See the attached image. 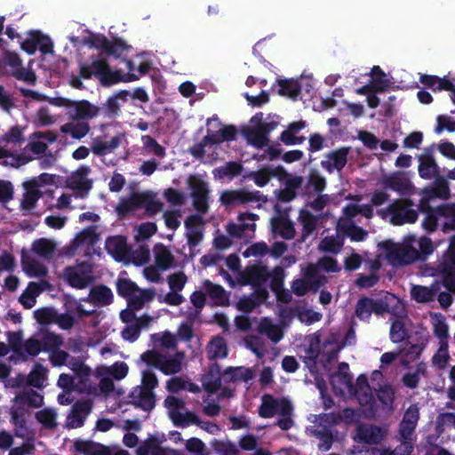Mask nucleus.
I'll use <instances>...</instances> for the list:
<instances>
[{
    "label": "nucleus",
    "mask_w": 455,
    "mask_h": 455,
    "mask_svg": "<svg viewBox=\"0 0 455 455\" xmlns=\"http://www.w3.org/2000/svg\"><path fill=\"white\" fill-rule=\"evenodd\" d=\"M267 201V196L260 191H249L246 188L224 190L220 196V204L226 207H236L257 203V207L259 208L261 204Z\"/></svg>",
    "instance_id": "nucleus-1"
},
{
    "label": "nucleus",
    "mask_w": 455,
    "mask_h": 455,
    "mask_svg": "<svg viewBox=\"0 0 455 455\" xmlns=\"http://www.w3.org/2000/svg\"><path fill=\"white\" fill-rule=\"evenodd\" d=\"M413 201L410 198H400L393 200L387 205L390 212V223L394 226L413 224L418 220V211L413 209Z\"/></svg>",
    "instance_id": "nucleus-2"
},
{
    "label": "nucleus",
    "mask_w": 455,
    "mask_h": 455,
    "mask_svg": "<svg viewBox=\"0 0 455 455\" xmlns=\"http://www.w3.org/2000/svg\"><path fill=\"white\" fill-rule=\"evenodd\" d=\"M188 185L191 190L192 205L200 214L209 211L210 189L208 183L196 175H190Z\"/></svg>",
    "instance_id": "nucleus-3"
},
{
    "label": "nucleus",
    "mask_w": 455,
    "mask_h": 455,
    "mask_svg": "<svg viewBox=\"0 0 455 455\" xmlns=\"http://www.w3.org/2000/svg\"><path fill=\"white\" fill-rule=\"evenodd\" d=\"M389 312V304L387 301V296L379 299L370 297H361L355 307V315L361 321L369 322L371 315H382Z\"/></svg>",
    "instance_id": "nucleus-4"
},
{
    "label": "nucleus",
    "mask_w": 455,
    "mask_h": 455,
    "mask_svg": "<svg viewBox=\"0 0 455 455\" xmlns=\"http://www.w3.org/2000/svg\"><path fill=\"white\" fill-rule=\"evenodd\" d=\"M415 242L416 239L413 235L405 237L401 244L395 245L389 251V259L394 264L399 266H408L416 261H419V253H418V250L413 245Z\"/></svg>",
    "instance_id": "nucleus-5"
},
{
    "label": "nucleus",
    "mask_w": 455,
    "mask_h": 455,
    "mask_svg": "<svg viewBox=\"0 0 455 455\" xmlns=\"http://www.w3.org/2000/svg\"><path fill=\"white\" fill-rule=\"evenodd\" d=\"M292 404L288 399H277L269 394H266L262 396L261 404L259 407L258 412L261 418L269 419L275 414H292Z\"/></svg>",
    "instance_id": "nucleus-6"
},
{
    "label": "nucleus",
    "mask_w": 455,
    "mask_h": 455,
    "mask_svg": "<svg viewBox=\"0 0 455 455\" xmlns=\"http://www.w3.org/2000/svg\"><path fill=\"white\" fill-rule=\"evenodd\" d=\"M20 48L29 55L34 54L37 49L43 54H49L53 52V43L49 36L38 30H31L28 37L21 42Z\"/></svg>",
    "instance_id": "nucleus-7"
},
{
    "label": "nucleus",
    "mask_w": 455,
    "mask_h": 455,
    "mask_svg": "<svg viewBox=\"0 0 455 455\" xmlns=\"http://www.w3.org/2000/svg\"><path fill=\"white\" fill-rule=\"evenodd\" d=\"M91 273V267L87 263L82 262L75 267H67L63 271V275L71 287L82 290L93 281Z\"/></svg>",
    "instance_id": "nucleus-8"
},
{
    "label": "nucleus",
    "mask_w": 455,
    "mask_h": 455,
    "mask_svg": "<svg viewBox=\"0 0 455 455\" xmlns=\"http://www.w3.org/2000/svg\"><path fill=\"white\" fill-rule=\"evenodd\" d=\"M58 100L60 101V105L67 107L74 106L75 114L72 116L73 120L84 121L92 119L98 116H100L102 110L101 107L95 106L86 100H82L76 102H71L70 100L62 98Z\"/></svg>",
    "instance_id": "nucleus-9"
},
{
    "label": "nucleus",
    "mask_w": 455,
    "mask_h": 455,
    "mask_svg": "<svg viewBox=\"0 0 455 455\" xmlns=\"http://www.w3.org/2000/svg\"><path fill=\"white\" fill-rule=\"evenodd\" d=\"M381 184L386 189L397 192L402 196L411 195L413 190L410 179L402 172H395L383 177Z\"/></svg>",
    "instance_id": "nucleus-10"
},
{
    "label": "nucleus",
    "mask_w": 455,
    "mask_h": 455,
    "mask_svg": "<svg viewBox=\"0 0 455 455\" xmlns=\"http://www.w3.org/2000/svg\"><path fill=\"white\" fill-rule=\"evenodd\" d=\"M349 151V147H341L327 153L325 157L328 160H323L321 166L329 173H332L334 170L342 171L347 163Z\"/></svg>",
    "instance_id": "nucleus-11"
},
{
    "label": "nucleus",
    "mask_w": 455,
    "mask_h": 455,
    "mask_svg": "<svg viewBox=\"0 0 455 455\" xmlns=\"http://www.w3.org/2000/svg\"><path fill=\"white\" fill-rule=\"evenodd\" d=\"M419 419V408L417 404L410 405L405 411L399 425V435L403 440H411Z\"/></svg>",
    "instance_id": "nucleus-12"
},
{
    "label": "nucleus",
    "mask_w": 455,
    "mask_h": 455,
    "mask_svg": "<svg viewBox=\"0 0 455 455\" xmlns=\"http://www.w3.org/2000/svg\"><path fill=\"white\" fill-rule=\"evenodd\" d=\"M105 249L116 261H123L130 254V248L126 237L123 235H113L107 238Z\"/></svg>",
    "instance_id": "nucleus-13"
},
{
    "label": "nucleus",
    "mask_w": 455,
    "mask_h": 455,
    "mask_svg": "<svg viewBox=\"0 0 455 455\" xmlns=\"http://www.w3.org/2000/svg\"><path fill=\"white\" fill-rule=\"evenodd\" d=\"M202 386L209 394H215L221 387L223 371L218 363L209 365L207 371L202 377Z\"/></svg>",
    "instance_id": "nucleus-14"
},
{
    "label": "nucleus",
    "mask_w": 455,
    "mask_h": 455,
    "mask_svg": "<svg viewBox=\"0 0 455 455\" xmlns=\"http://www.w3.org/2000/svg\"><path fill=\"white\" fill-rule=\"evenodd\" d=\"M269 277L267 267L261 263L247 266L243 274L244 283L251 286L266 284Z\"/></svg>",
    "instance_id": "nucleus-15"
},
{
    "label": "nucleus",
    "mask_w": 455,
    "mask_h": 455,
    "mask_svg": "<svg viewBox=\"0 0 455 455\" xmlns=\"http://www.w3.org/2000/svg\"><path fill=\"white\" fill-rule=\"evenodd\" d=\"M130 403L145 411H150L156 405V395L153 391L140 387H134L130 393Z\"/></svg>",
    "instance_id": "nucleus-16"
},
{
    "label": "nucleus",
    "mask_w": 455,
    "mask_h": 455,
    "mask_svg": "<svg viewBox=\"0 0 455 455\" xmlns=\"http://www.w3.org/2000/svg\"><path fill=\"white\" fill-rule=\"evenodd\" d=\"M91 172L90 167L81 166L76 172L68 178V186L73 190L82 192L84 196H86L92 188V180L87 179V175Z\"/></svg>",
    "instance_id": "nucleus-17"
},
{
    "label": "nucleus",
    "mask_w": 455,
    "mask_h": 455,
    "mask_svg": "<svg viewBox=\"0 0 455 455\" xmlns=\"http://www.w3.org/2000/svg\"><path fill=\"white\" fill-rule=\"evenodd\" d=\"M92 403L90 400L76 402L72 406L71 414L68 417V425L72 428L81 427L91 412Z\"/></svg>",
    "instance_id": "nucleus-18"
},
{
    "label": "nucleus",
    "mask_w": 455,
    "mask_h": 455,
    "mask_svg": "<svg viewBox=\"0 0 455 455\" xmlns=\"http://www.w3.org/2000/svg\"><path fill=\"white\" fill-rule=\"evenodd\" d=\"M11 345L14 353L23 361L28 360V356L35 357L43 351L39 339L35 337L27 339L21 345H15L11 339Z\"/></svg>",
    "instance_id": "nucleus-19"
},
{
    "label": "nucleus",
    "mask_w": 455,
    "mask_h": 455,
    "mask_svg": "<svg viewBox=\"0 0 455 455\" xmlns=\"http://www.w3.org/2000/svg\"><path fill=\"white\" fill-rule=\"evenodd\" d=\"M253 377L254 371L251 368L229 366L223 371V381L225 383L239 381L249 382Z\"/></svg>",
    "instance_id": "nucleus-20"
},
{
    "label": "nucleus",
    "mask_w": 455,
    "mask_h": 455,
    "mask_svg": "<svg viewBox=\"0 0 455 455\" xmlns=\"http://www.w3.org/2000/svg\"><path fill=\"white\" fill-rule=\"evenodd\" d=\"M23 186L26 191L21 200V207L24 210L30 211L35 208L36 202L42 196V192L39 190V185L35 180L24 182Z\"/></svg>",
    "instance_id": "nucleus-21"
},
{
    "label": "nucleus",
    "mask_w": 455,
    "mask_h": 455,
    "mask_svg": "<svg viewBox=\"0 0 455 455\" xmlns=\"http://www.w3.org/2000/svg\"><path fill=\"white\" fill-rule=\"evenodd\" d=\"M330 383L335 393H343L345 389L350 393L356 392L353 384V376L347 371H337L330 376Z\"/></svg>",
    "instance_id": "nucleus-22"
},
{
    "label": "nucleus",
    "mask_w": 455,
    "mask_h": 455,
    "mask_svg": "<svg viewBox=\"0 0 455 455\" xmlns=\"http://www.w3.org/2000/svg\"><path fill=\"white\" fill-rule=\"evenodd\" d=\"M383 437L381 428L375 425L360 426L357 428V438L360 443L378 444L383 440Z\"/></svg>",
    "instance_id": "nucleus-23"
},
{
    "label": "nucleus",
    "mask_w": 455,
    "mask_h": 455,
    "mask_svg": "<svg viewBox=\"0 0 455 455\" xmlns=\"http://www.w3.org/2000/svg\"><path fill=\"white\" fill-rule=\"evenodd\" d=\"M419 160V174L422 179L429 180L439 175L440 168L432 154L421 155Z\"/></svg>",
    "instance_id": "nucleus-24"
},
{
    "label": "nucleus",
    "mask_w": 455,
    "mask_h": 455,
    "mask_svg": "<svg viewBox=\"0 0 455 455\" xmlns=\"http://www.w3.org/2000/svg\"><path fill=\"white\" fill-rule=\"evenodd\" d=\"M108 66V62L106 59L94 60L90 65L82 64L80 66L79 76L84 79H91L92 76H95L100 80Z\"/></svg>",
    "instance_id": "nucleus-25"
},
{
    "label": "nucleus",
    "mask_w": 455,
    "mask_h": 455,
    "mask_svg": "<svg viewBox=\"0 0 455 455\" xmlns=\"http://www.w3.org/2000/svg\"><path fill=\"white\" fill-rule=\"evenodd\" d=\"M113 292L107 285L92 287L89 293L90 301L95 306H108L113 302Z\"/></svg>",
    "instance_id": "nucleus-26"
},
{
    "label": "nucleus",
    "mask_w": 455,
    "mask_h": 455,
    "mask_svg": "<svg viewBox=\"0 0 455 455\" xmlns=\"http://www.w3.org/2000/svg\"><path fill=\"white\" fill-rule=\"evenodd\" d=\"M433 186L425 188L423 194L427 195L430 198L448 199L451 196L449 183L443 177L437 175Z\"/></svg>",
    "instance_id": "nucleus-27"
},
{
    "label": "nucleus",
    "mask_w": 455,
    "mask_h": 455,
    "mask_svg": "<svg viewBox=\"0 0 455 455\" xmlns=\"http://www.w3.org/2000/svg\"><path fill=\"white\" fill-rule=\"evenodd\" d=\"M183 358L184 354L182 352H177L172 356L164 355L158 370L165 375L176 374L181 371Z\"/></svg>",
    "instance_id": "nucleus-28"
},
{
    "label": "nucleus",
    "mask_w": 455,
    "mask_h": 455,
    "mask_svg": "<svg viewBox=\"0 0 455 455\" xmlns=\"http://www.w3.org/2000/svg\"><path fill=\"white\" fill-rule=\"evenodd\" d=\"M68 366L79 379L78 384H80L81 387H77V390L83 391L88 385L89 378L92 373L91 368L81 360L74 357L68 362Z\"/></svg>",
    "instance_id": "nucleus-29"
},
{
    "label": "nucleus",
    "mask_w": 455,
    "mask_h": 455,
    "mask_svg": "<svg viewBox=\"0 0 455 455\" xmlns=\"http://www.w3.org/2000/svg\"><path fill=\"white\" fill-rule=\"evenodd\" d=\"M272 231L278 234L282 238L290 240L295 235L293 223L287 218L277 217L271 221Z\"/></svg>",
    "instance_id": "nucleus-30"
},
{
    "label": "nucleus",
    "mask_w": 455,
    "mask_h": 455,
    "mask_svg": "<svg viewBox=\"0 0 455 455\" xmlns=\"http://www.w3.org/2000/svg\"><path fill=\"white\" fill-rule=\"evenodd\" d=\"M228 346L222 336L213 337L207 346V357L210 361L228 356Z\"/></svg>",
    "instance_id": "nucleus-31"
},
{
    "label": "nucleus",
    "mask_w": 455,
    "mask_h": 455,
    "mask_svg": "<svg viewBox=\"0 0 455 455\" xmlns=\"http://www.w3.org/2000/svg\"><path fill=\"white\" fill-rule=\"evenodd\" d=\"M120 141L118 136L111 138L109 141H103L101 137L98 136L93 139L91 150L95 156H103L118 148Z\"/></svg>",
    "instance_id": "nucleus-32"
},
{
    "label": "nucleus",
    "mask_w": 455,
    "mask_h": 455,
    "mask_svg": "<svg viewBox=\"0 0 455 455\" xmlns=\"http://www.w3.org/2000/svg\"><path fill=\"white\" fill-rule=\"evenodd\" d=\"M154 254L157 268L161 270H167L172 266L174 262V257L164 244L157 243L154 247Z\"/></svg>",
    "instance_id": "nucleus-33"
},
{
    "label": "nucleus",
    "mask_w": 455,
    "mask_h": 455,
    "mask_svg": "<svg viewBox=\"0 0 455 455\" xmlns=\"http://www.w3.org/2000/svg\"><path fill=\"white\" fill-rule=\"evenodd\" d=\"M259 331L267 337L274 343L279 342L283 337V332L280 326L274 324L271 319L265 317L262 318L259 323Z\"/></svg>",
    "instance_id": "nucleus-34"
},
{
    "label": "nucleus",
    "mask_w": 455,
    "mask_h": 455,
    "mask_svg": "<svg viewBox=\"0 0 455 455\" xmlns=\"http://www.w3.org/2000/svg\"><path fill=\"white\" fill-rule=\"evenodd\" d=\"M155 292L152 290L145 289L135 291L131 297L126 299L128 307L131 310L136 311L141 309L146 302H149L154 299Z\"/></svg>",
    "instance_id": "nucleus-35"
},
{
    "label": "nucleus",
    "mask_w": 455,
    "mask_h": 455,
    "mask_svg": "<svg viewBox=\"0 0 455 455\" xmlns=\"http://www.w3.org/2000/svg\"><path fill=\"white\" fill-rule=\"evenodd\" d=\"M204 288L208 296L214 300L217 306H226L228 304V298L226 295L224 288L220 284H216L210 280L204 281Z\"/></svg>",
    "instance_id": "nucleus-36"
},
{
    "label": "nucleus",
    "mask_w": 455,
    "mask_h": 455,
    "mask_svg": "<svg viewBox=\"0 0 455 455\" xmlns=\"http://www.w3.org/2000/svg\"><path fill=\"white\" fill-rule=\"evenodd\" d=\"M438 291V285H431L430 287L422 285H414L411 291V297L419 303L431 302L435 299Z\"/></svg>",
    "instance_id": "nucleus-37"
},
{
    "label": "nucleus",
    "mask_w": 455,
    "mask_h": 455,
    "mask_svg": "<svg viewBox=\"0 0 455 455\" xmlns=\"http://www.w3.org/2000/svg\"><path fill=\"white\" fill-rule=\"evenodd\" d=\"M276 83L279 85L278 93L281 96L296 99L300 94L302 84L297 80L277 79Z\"/></svg>",
    "instance_id": "nucleus-38"
},
{
    "label": "nucleus",
    "mask_w": 455,
    "mask_h": 455,
    "mask_svg": "<svg viewBox=\"0 0 455 455\" xmlns=\"http://www.w3.org/2000/svg\"><path fill=\"white\" fill-rule=\"evenodd\" d=\"M43 291L41 284L35 282H30L27 289L20 295L19 301L26 309L32 308L36 300V297Z\"/></svg>",
    "instance_id": "nucleus-39"
},
{
    "label": "nucleus",
    "mask_w": 455,
    "mask_h": 455,
    "mask_svg": "<svg viewBox=\"0 0 455 455\" xmlns=\"http://www.w3.org/2000/svg\"><path fill=\"white\" fill-rule=\"evenodd\" d=\"M169 416L172 423L179 427H186L199 422V417L193 411L182 413L178 410H172Z\"/></svg>",
    "instance_id": "nucleus-40"
},
{
    "label": "nucleus",
    "mask_w": 455,
    "mask_h": 455,
    "mask_svg": "<svg viewBox=\"0 0 455 455\" xmlns=\"http://www.w3.org/2000/svg\"><path fill=\"white\" fill-rule=\"evenodd\" d=\"M243 164L239 162L230 161L225 164L223 166H220L213 171V174L215 177L220 179L228 178L232 180L233 178L239 176L243 172Z\"/></svg>",
    "instance_id": "nucleus-41"
},
{
    "label": "nucleus",
    "mask_w": 455,
    "mask_h": 455,
    "mask_svg": "<svg viewBox=\"0 0 455 455\" xmlns=\"http://www.w3.org/2000/svg\"><path fill=\"white\" fill-rule=\"evenodd\" d=\"M247 140L252 146L258 148H263L268 145V134L259 126L256 125L253 129H249L245 132Z\"/></svg>",
    "instance_id": "nucleus-42"
},
{
    "label": "nucleus",
    "mask_w": 455,
    "mask_h": 455,
    "mask_svg": "<svg viewBox=\"0 0 455 455\" xmlns=\"http://www.w3.org/2000/svg\"><path fill=\"white\" fill-rule=\"evenodd\" d=\"M299 220L302 225V239L309 236L317 228V217L307 210L299 212Z\"/></svg>",
    "instance_id": "nucleus-43"
},
{
    "label": "nucleus",
    "mask_w": 455,
    "mask_h": 455,
    "mask_svg": "<svg viewBox=\"0 0 455 455\" xmlns=\"http://www.w3.org/2000/svg\"><path fill=\"white\" fill-rule=\"evenodd\" d=\"M90 125L85 121L77 120L75 124H67L61 127V131L68 133L75 140H81L90 132Z\"/></svg>",
    "instance_id": "nucleus-44"
},
{
    "label": "nucleus",
    "mask_w": 455,
    "mask_h": 455,
    "mask_svg": "<svg viewBox=\"0 0 455 455\" xmlns=\"http://www.w3.org/2000/svg\"><path fill=\"white\" fill-rule=\"evenodd\" d=\"M42 350L44 352H52L60 347L63 339L60 335L51 331H45L38 338Z\"/></svg>",
    "instance_id": "nucleus-45"
},
{
    "label": "nucleus",
    "mask_w": 455,
    "mask_h": 455,
    "mask_svg": "<svg viewBox=\"0 0 455 455\" xmlns=\"http://www.w3.org/2000/svg\"><path fill=\"white\" fill-rule=\"evenodd\" d=\"M32 251L44 259H51L55 252V243L46 238H39L33 242Z\"/></svg>",
    "instance_id": "nucleus-46"
},
{
    "label": "nucleus",
    "mask_w": 455,
    "mask_h": 455,
    "mask_svg": "<svg viewBox=\"0 0 455 455\" xmlns=\"http://www.w3.org/2000/svg\"><path fill=\"white\" fill-rule=\"evenodd\" d=\"M14 400L19 404L28 405L32 408H39L44 403V396L34 390L20 393L15 396Z\"/></svg>",
    "instance_id": "nucleus-47"
},
{
    "label": "nucleus",
    "mask_w": 455,
    "mask_h": 455,
    "mask_svg": "<svg viewBox=\"0 0 455 455\" xmlns=\"http://www.w3.org/2000/svg\"><path fill=\"white\" fill-rule=\"evenodd\" d=\"M372 85L375 92H384L391 86V82L387 78L385 72L379 66H373L371 71Z\"/></svg>",
    "instance_id": "nucleus-48"
},
{
    "label": "nucleus",
    "mask_w": 455,
    "mask_h": 455,
    "mask_svg": "<svg viewBox=\"0 0 455 455\" xmlns=\"http://www.w3.org/2000/svg\"><path fill=\"white\" fill-rule=\"evenodd\" d=\"M439 212L445 220L443 224V231L455 230V204H442L439 205Z\"/></svg>",
    "instance_id": "nucleus-49"
},
{
    "label": "nucleus",
    "mask_w": 455,
    "mask_h": 455,
    "mask_svg": "<svg viewBox=\"0 0 455 455\" xmlns=\"http://www.w3.org/2000/svg\"><path fill=\"white\" fill-rule=\"evenodd\" d=\"M75 446L79 452H82L84 455H109L106 447L91 441L76 442Z\"/></svg>",
    "instance_id": "nucleus-50"
},
{
    "label": "nucleus",
    "mask_w": 455,
    "mask_h": 455,
    "mask_svg": "<svg viewBox=\"0 0 455 455\" xmlns=\"http://www.w3.org/2000/svg\"><path fill=\"white\" fill-rule=\"evenodd\" d=\"M21 263L25 272L29 276L43 277L47 275L48 271L46 267L36 259H27L25 256L22 255Z\"/></svg>",
    "instance_id": "nucleus-51"
},
{
    "label": "nucleus",
    "mask_w": 455,
    "mask_h": 455,
    "mask_svg": "<svg viewBox=\"0 0 455 455\" xmlns=\"http://www.w3.org/2000/svg\"><path fill=\"white\" fill-rule=\"evenodd\" d=\"M343 247V239L337 235L325 236L319 244V249L325 252L337 254Z\"/></svg>",
    "instance_id": "nucleus-52"
},
{
    "label": "nucleus",
    "mask_w": 455,
    "mask_h": 455,
    "mask_svg": "<svg viewBox=\"0 0 455 455\" xmlns=\"http://www.w3.org/2000/svg\"><path fill=\"white\" fill-rule=\"evenodd\" d=\"M139 291L138 285L130 279L118 278L116 281V292L120 297L128 299Z\"/></svg>",
    "instance_id": "nucleus-53"
},
{
    "label": "nucleus",
    "mask_w": 455,
    "mask_h": 455,
    "mask_svg": "<svg viewBox=\"0 0 455 455\" xmlns=\"http://www.w3.org/2000/svg\"><path fill=\"white\" fill-rule=\"evenodd\" d=\"M315 435L320 441L318 449L322 451H328L334 442L332 432L326 427L315 431Z\"/></svg>",
    "instance_id": "nucleus-54"
},
{
    "label": "nucleus",
    "mask_w": 455,
    "mask_h": 455,
    "mask_svg": "<svg viewBox=\"0 0 455 455\" xmlns=\"http://www.w3.org/2000/svg\"><path fill=\"white\" fill-rule=\"evenodd\" d=\"M36 419L46 429H54L57 427L56 413L52 410L44 409L37 411Z\"/></svg>",
    "instance_id": "nucleus-55"
},
{
    "label": "nucleus",
    "mask_w": 455,
    "mask_h": 455,
    "mask_svg": "<svg viewBox=\"0 0 455 455\" xmlns=\"http://www.w3.org/2000/svg\"><path fill=\"white\" fill-rule=\"evenodd\" d=\"M131 48L130 45L126 44L123 39L116 37L112 42H108V48L106 49V53L109 55H113L116 58H120Z\"/></svg>",
    "instance_id": "nucleus-56"
},
{
    "label": "nucleus",
    "mask_w": 455,
    "mask_h": 455,
    "mask_svg": "<svg viewBox=\"0 0 455 455\" xmlns=\"http://www.w3.org/2000/svg\"><path fill=\"white\" fill-rule=\"evenodd\" d=\"M448 78L446 76L444 77H439L438 76L435 75H427L423 74L419 76V82L424 84L425 87L431 89L433 92H440L443 91V88H440L441 84L447 81Z\"/></svg>",
    "instance_id": "nucleus-57"
},
{
    "label": "nucleus",
    "mask_w": 455,
    "mask_h": 455,
    "mask_svg": "<svg viewBox=\"0 0 455 455\" xmlns=\"http://www.w3.org/2000/svg\"><path fill=\"white\" fill-rule=\"evenodd\" d=\"M45 369L43 365L36 363L33 371L28 376V383L29 386L40 388L43 387L45 378Z\"/></svg>",
    "instance_id": "nucleus-58"
},
{
    "label": "nucleus",
    "mask_w": 455,
    "mask_h": 455,
    "mask_svg": "<svg viewBox=\"0 0 455 455\" xmlns=\"http://www.w3.org/2000/svg\"><path fill=\"white\" fill-rule=\"evenodd\" d=\"M269 287L273 292L280 291L283 288L284 269L276 266L270 274Z\"/></svg>",
    "instance_id": "nucleus-59"
},
{
    "label": "nucleus",
    "mask_w": 455,
    "mask_h": 455,
    "mask_svg": "<svg viewBox=\"0 0 455 455\" xmlns=\"http://www.w3.org/2000/svg\"><path fill=\"white\" fill-rule=\"evenodd\" d=\"M407 337V331L404 323L401 320H395L390 327V339L394 343H400Z\"/></svg>",
    "instance_id": "nucleus-60"
},
{
    "label": "nucleus",
    "mask_w": 455,
    "mask_h": 455,
    "mask_svg": "<svg viewBox=\"0 0 455 455\" xmlns=\"http://www.w3.org/2000/svg\"><path fill=\"white\" fill-rule=\"evenodd\" d=\"M187 281L188 277L183 271L173 273L167 277L169 287L172 291H181Z\"/></svg>",
    "instance_id": "nucleus-61"
},
{
    "label": "nucleus",
    "mask_w": 455,
    "mask_h": 455,
    "mask_svg": "<svg viewBox=\"0 0 455 455\" xmlns=\"http://www.w3.org/2000/svg\"><path fill=\"white\" fill-rule=\"evenodd\" d=\"M24 138L20 127L19 125H14L0 138V144H17L22 142Z\"/></svg>",
    "instance_id": "nucleus-62"
},
{
    "label": "nucleus",
    "mask_w": 455,
    "mask_h": 455,
    "mask_svg": "<svg viewBox=\"0 0 455 455\" xmlns=\"http://www.w3.org/2000/svg\"><path fill=\"white\" fill-rule=\"evenodd\" d=\"M419 249L418 253H419V261H425L427 257L432 254L435 251L434 243L431 238L427 236H421L418 240Z\"/></svg>",
    "instance_id": "nucleus-63"
},
{
    "label": "nucleus",
    "mask_w": 455,
    "mask_h": 455,
    "mask_svg": "<svg viewBox=\"0 0 455 455\" xmlns=\"http://www.w3.org/2000/svg\"><path fill=\"white\" fill-rule=\"evenodd\" d=\"M442 218L439 212H428L425 214L422 221L421 227L427 233H433L437 230L439 226V219Z\"/></svg>",
    "instance_id": "nucleus-64"
}]
</instances>
